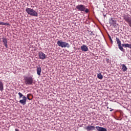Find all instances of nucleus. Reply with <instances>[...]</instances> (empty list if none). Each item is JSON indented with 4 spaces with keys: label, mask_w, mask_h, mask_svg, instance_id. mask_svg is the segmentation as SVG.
<instances>
[{
    "label": "nucleus",
    "mask_w": 131,
    "mask_h": 131,
    "mask_svg": "<svg viewBox=\"0 0 131 131\" xmlns=\"http://www.w3.org/2000/svg\"><path fill=\"white\" fill-rule=\"evenodd\" d=\"M26 12L29 15H31V16H33L34 17H37V16H38L37 12L35 11V10L31 8H26Z\"/></svg>",
    "instance_id": "f257e3e1"
},
{
    "label": "nucleus",
    "mask_w": 131,
    "mask_h": 131,
    "mask_svg": "<svg viewBox=\"0 0 131 131\" xmlns=\"http://www.w3.org/2000/svg\"><path fill=\"white\" fill-rule=\"evenodd\" d=\"M24 79L25 83L27 85H31L34 81V79H33V78L32 76L25 77Z\"/></svg>",
    "instance_id": "f03ea898"
},
{
    "label": "nucleus",
    "mask_w": 131,
    "mask_h": 131,
    "mask_svg": "<svg viewBox=\"0 0 131 131\" xmlns=\"http://www.w3.org/2000/svg\"><path fill=\"white\" fill-rule=\"evenodd\" d=\"M57 43L58 47H60V48H70V45L69 43L62 40L57 41Z\"/></svg>",
    "instance_id": "7ed1b4c3"
},
{
    "label": "nucleus",
    "mask_w": 131,
    "mask_h": 131,
    "mask_svg": "<svg viewBox=\"0 0 131 131\" xmlns=\"http://www.w3.org/2000/svg\"><path fill=\"white\" fill-rule=\"evenodd\" d=\"M116 41L117 45H118V48L119 50H120L121 52H124V49H123V47H124V48H127L126 44H122L121 46V41H120V40L118 38H116Z\"/></svg>",
    "instance_id": "20e7f679"
},
{
    "label": "nucleus",
    "mask_w": 131,
    "mask_h": 131,
    "mask_svg": "<svg viewBox=\"0 0 131 131\" xmlns=\"http://www.w3.org/2000/svg\"><path fill=\"white\" fill-rule=\"evenodd\" d=\"M85 6L83 5H78L76 7L77 10L80 11V12H84Z\"/></svg>",
    "instance_id": "39448f33"
},
{
    "label": "nucleus",
    "mask_w": 131,
    "mask_h": 131,
    "mask_svg": "<svg viewBox=\"0 0 131 131\" xmlns=\"http://www.w3.org/2000/svg\"><path fill=\"white\" fill-rule=\"evenodd\" d=\"M26 101H27V98L26 96H23V99L20 100L19 102L21 105H26Z\"/></svg>",
    "instance_id": "423d86ee"
},
{
    "label": "nucleus",
    "mask_w": 131,
    "mask_h": 131,
    "mask_svg": "<svg viewBox=\"0 0 131 131\" xmlns=\"http://www.w3.org/2000/svg\"><path fill=\"white\" fill-rule=\"evenodd\" d=\"M38 55L39 59H41V60H44V59H46V56L43 52H39Z\"/></svg>",
    "instance_id": "0eeeda50"
},
{
    "label": "nucleus",
    "mask_w": 131,
    "mask_h": 131,
    "mask_svg": "<svg viewBox=\"0 0 131 131\" xmlns=\"http://www.w3.org/2000/svg\"><path fill=\"white\" fill-rule=\"evenodd\" d=\"M81 50L83 52H88V51H89V48H88V46H86V45H83L81 47Z\"/></svg>",
    "instance_id": "6e6552de"
},
{
    "label": "nucleus",
    "mask_w": 131,
    "mask_h": 131,
    "mask_svg": "<svg viewBox=\"0 0 131 131\" xmlns=\"http://www.w3.org/2000/svg\"><path fill=\"white\" fill-rule=\"evenodd\" d=\"M2 39H3V42L5 47L6 48H8V40L5 37H3L2 38Z\"/></svg>",
    "instance_id": "1a4fd4ad"
},
{
    "label": "nucleus",
    "mask_w": 131,
    "mask_h": 131,
    "mask_svg": "<svg viewBox=\"0 0 131 131\" xmlns=\"http://www.w3.org/2000/svg\"><path fill=\"white\" fill-rule=\"evenodd\" d=\"M37 74L39 75V76H40L41 73V67L40 66L37 67Z\"/></svg>",
    "instance_id": "9d476101"
},
{
    "label": "nucleus",
    "mask_w": 131,
    "mask_h": 131,
    "mask_svg": "<svg viewBox=\"0 0 131 131\" xmlns=\"http://www.w3.org/2000/svg\"><path fill=\"white\" fill-rule=\"evenodd\" d=\"M95 128L98 131H107V129H106V128H105L104 127H100V126H96Z\"/></svg>",
    "instance_id": "9b49d317"
},
{
    "label": "nucleus",
    "mask_w": 131,
    "mask_h": 131,
    "mask_svg": "<svg viewBox=\"0 0 131 131\" xmlns=\"http://www.w3.org/2000/svg\"><path fill=\"white\" fill-rule=\"evenodd\" d=\"M95 128V127L94 126H88L86 127L87 130H94Z\"/></svg>",
    "instance_id": "f8f14e48"
},
{
    "label": "nucleus",
    "mask_w": 131,
    "mask_h": 131,
    "mask_svg": "<svg viewBox=\"0 0 131 131\" xmlns=\"http://www.w3.org/2000/svg\"><path fill=\"white\" fill-rule=\"evenodd\" d=\"M110 25H114V24H116V21H115L113 18H111L110 19V22H109Z\"/></svg>",
    "instance_id": "ddd939ff"
},
{
    "label": "nucleus",
    "mask_w": 131,
    "mask_h": 131,
    "mask_svg": "<svg viewBox=\"0 0 131 131\" xmlns=\"http://www.w3.org/2000/svg\"><path fill=\"white\" fill-rule=\"evenodd\" d=\"M122 70L123 71V72H125L126 70H127V68L126 66H125V64H122Z\"/></svg>",
    "instance_id": "4468645a"
},
{
    "label": "nucleus",
    "mask_w": 131,
    "mask_h": 131,
    "mask_svg": "<svg viewBox=\"0 0 131 131\" xmlns=\"http://www.w3.org/2000/svg\"><path fill=\"white\" fill-rule=\"evenodd\" d=\"M0 91L2 92L4 91V83L1 81H0Z\"/></svg>",
    "instance_id": "2eb2a0df"
},
{
    "label": "nucleus",
    "mask_w": 131,
    "mask_h": 131,
    "mask_svg": "<svg viewBox=\"0 0 131 131\" xmlns=\"http://www.w3.org/2000/svg\"><path fill=\"white\" fill-rule=\"evenodd\" d=\"M97 77L99 79H103V76L102 75V74H101V73H99L97 75Z\"/></svg>",
    "instance_id": "dca6fc26"
},
{
    "label": "nucleus",
    "mask_w": 131,
    "mask_h": 131,
    "mask_svg": "<svg viewBox=\"0 0 131 131\" xmlns=\"http://www.w3.org/2000/svg\"><path fill=\"white\" fill-rule=\"evenodd\" d=\"M0 25H6V26H8V25H10V24H9V23H4V22L0 21Z\"/></svg>",
    "instance_id": "f3484780"
},
{
    "label": "nucleus",
    "mask_w": 131,
    "mask_h": 131,
    "mask_svg": "<svg viewBox=\"0 0 131 131\" xmlns=\"http://www.w3.org/2000/svg\"><path fill=\"white\" fill-rule=\"evenodd\" d=\"M18 94V96H19V99H21V98H22V97H24V96L23 95V94H22V93H20V92H19Z\"/></svg>",
    "instance_id": "a211bd4d"
},
{
    "label": "nucleus",
    "mask_w": 131,
    "mask_h": 131,
    "mask_svg": "<svg viewBox=\"0 0 131 131\" xmlns=\"http://www.w3.org/2000/svg\"><path fill=\"white\" fill-rule=\"evenodd\" d=\"M84 11L85 13H89V12H90V10L88 8H86L85 7V10H84Z\"/></svg>",
    "instance_id": "6ab92c4d"
},
{
    "label": "nucleus",
    "mask_w": 131,
    "mask_h": 131,
    "mask_svg": "<svg viewBox=\"0 0 131 131\" xmlns=\"http://www.w3.org/2000/svg\"><path fill=\"white\" fill-rule=\"evenodd\" d=\"M30 96H31V94H29L27 95V99H28V100H31V99H30L29 98V97H30Z\"/></svg>",
    "instance_id": "aec40b11"
},
{
    "label": "nucleus",
    "mask_w": 131,
    "mask_h": 131,
    "mask_svg": "<svg viewBox=\"0 0 131 131\" xmlns=\"http://www.w3.org/2000/svg\"><path fill=\"white\" fill-rule=\"evenodd\" d=\"M105 61L106 62V63H107V64H109V63H110V62H109V59H106Z\"/></svg>",
    "instance_id": "412c9836"
},
{
    "label": "nucleus",
    "mask_w": 131,
    "mask_h": 131,
    "mask_svg": "<svg viewBox=\"0 0 131 131\" xmlns=\"http://www.w3.org/2000/svg\"><path fill=\"white\" fill-rule=\"evenodd\" d=\"M126 46L127 48H129V44L128 43H126Z\"/></svg>",
    "instance_id": "4be33fe9"
},
{
    "label": "nucleus",
    "mask_w": 131,
    "mask_h": 131,
    "mask_svg": "<svg viewBox=\"0 0 131 131\" xmlns=\"http://www.w3.org/2000/svg\"><path fill=\"white\" fill-rule=\"evenodd\" d=\"M129 49H131V44H129Z\"/></svg>",
    "instance_id": "5701e85b"
},
{
    "label": "nucleus",
    "mask_w": 131,
    "mask_h": 131,
    "mask_svg": "<svg viewBox=\"0 0 131 131\" xmlns=\"http://www.w3.org/2000/svg\"><path fill=\"white\" fill-rule=\"evenodd\" d=\"M15 131H19V129H17V128H16V129H15Z\"/></svg>",
    "instance_id": "b1692460"
},
{
    "label": "nucleus",
    "mask_w": 131,
    "mask_h": 131,
    "mask_svg": "<svg viewBox=\"0 0 131 131\" xmlns=\"http://www.w3.org/2000/svg\"><path fill=\"white\" fill-rule=\"evenodd\" d=\"M113 110H114L113 109L111 110L110 112H112V111H113Z\"/></svg>",
    "instance_id": "393cba45"
},
{
    "label": "nucleus",
    "mask_w": 131,
    "mask_h": 131,
    "mask_svg": "<svg viewBox=\"0 0 131 131\" xmlns=\"http://www.w3.org/2000/svg\"><path fill=\"white\" fill-rule=\"evenodd\" d=\"M110 38L111 41H112V39H111V37H110Z\"/></svg>",
    "instance_id": "a878e982"
},
{
    "label": "nucleus",
    "mask_w": 131,
    "mask_h": 131,
    "mask_svg": "<svg viewBox=\"0 0 131 131\" xmlns=\"http://www.w3.org/2000/svg\"><path fill=\"white\" fill-rule=\"evenodd\" d=\"M93 32H91V34H92Z\"/></svg>",
    "instance_id": "bb28decb"
},
{
    "label": "nucleus",
    "mask_w": 131,
    "mask_h": 131,
    "mask_svg": "<svg viewBox=\"0 0 131 131\" xmlns=\"http://www.w3.org/2000/svg\"><path fill=\"white\" fill-rule=\"evenodd\" d=\"M0 42H1V38H0Z\"/></svg>",
    "instance_id": "cd10ccee"
}]
</instances>
